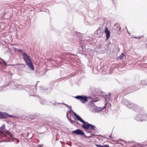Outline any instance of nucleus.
I'll return each instance as SVG.
<instances>
[{"label": "nucleus", "instance_id": "1", "mask_svg": "<svg viewBox=\"0 0 147 147\" xmlns=\"http://www.w3.org/2000/svg\"><path fill=\"white\" fill-rule=\"evenodd\" d=\"M98 98H95L91 100V102L89 105V108L92 112L95 113H98L102 111L104 109V107H98L94 105V102L97 101Z\"/></svg>", "mask_w": 147, "mask_h": 147}, {"label": "nucleus", "instance_id": "2", "mask_svg": "<svg viewBox=\"0 0 147 147\" xmlns=\"http://www.w3.org/2000/svg\"><path fill=\"white\" fill-rule=\"evenodd\" d=\"M137 88L136 86L133 85V86H130L126 88L124 90H123L121 92V95H122L123 93V95H125L127 94L133 92V91H135L137 90Z\"/></svg>", "mask_w": 147, "mask_h": 147}, {"label": "nucleus", "instance_id": "3", "mask_svg": "<svg viewBox=\"0 0 147 147\" xmlns=\"http://www.w3.org/2000/svg\"><path fill=\"white\" fill-rule=\"evenodd\" d=\"M75 119L82 123V127L85 129H89L90 124L85 121L78 115H76V116H75Z\"/></svg>", "mask_w": 147, "mask_h": 147}, {"label": "nucleus", "instance_id": "4", "mask_svg": "<svg viewBox=\"0 0 147 147\" xmlns=\"http://www.w3.org/2000/svg\"><path fill=\"white\" fill-rule=\"evenodd\" d=\"M143 108V107L141 108L137 104L133 103L131 105V107L130 108L135 111L139 113H141L142 112Z\"/></svg>", "mask_w": 147, "mask_h": 147}, {"label": "nucleus", "instance_id": "5", "mask_svg": "<svg viewBox=\"0 0 147 147\" xmlns=\"http://www.w3.org/2000/svg\"><path fill=\"white\" fill-rule=\"evenodd\" d=\"M76 99L79 100L82 103H85L87 101V96L78 95L74 97Z\"/></svg>", "mask_w": 147, "mask_h": 147}, {"label": "nucleus", "instance_id": "6", "mask_svg": "<svg viewBox=\"0 0 147 147\" xmlns=\"http://www.w3.org/2000/svg\"><path fill=\"white\" fill-rule=\"evenodd\" d=\"M39 115V114H37V115H34L30 116L28 117H26L25 115H22L20 117L21 119H25L26 120H28L29 121H31L33 119H36V117H38Z\"/></svg>", "mask_w": 147, "mask_h": 147}, {"label": "nucleus", "instance_id": "7", "mask_svg": "<svg viewBox=\"0 0 147 147\" xmlns=\"http://www.w3.org/2000/svg\"><path fill=\"white\" fill-rule=\"evenodd\" d=\"M121 103L122 105H126L127 107L129 109L131 107V105L133 103L124 98L122 99Z\"/></svg>", "mask_w": 147, "mask_h": 147}, {"label": "nucleus", "instance_id": "8", "mask_svg": "<svg viewBox=\"0 0 147 147\" xmlns=\"http://www.w3.org/2000/svg\"><path fill=\"white\" fill-rule=\"evenodd\" d=\"M72 133L77 135H84V137L86 138H90L91 136H88L85 135L84 133L82 130L79 129H77L75 130L74 131H72Z\"/></svg>", "mask_w": 147, "mask_h": 147}, {"label": "nucleus", "instance_id": "9", "mask_svg": "<svg viewBox=\"0 0 147 147\" xmlns=\"http://www.w3.org/2000/svg\"><path fill=\"white\" fill-rule=\"evenodd\" d=\"M23 58L26 63L31 60L30 57L25 52L23 54Z\"/></svg>", "mask_w": 147, "mask_h": 147}, {"label": "nucleus", "instance_id": "10", "mask_svg": "<svg viewBox=\"0 0 147 147\" xmlns=\"http://www.w3.org/2000/svg\"><path fill=\"white\" fill-rule=\"evenodd\" d=\"M6 87L7 88V89L10 88L15 89L16 88V86L13 82H10L7 85H6Z\"/></svg>", "mask_w": 147, "mask_h": 147}, {"label": "nucleus", "instance_id": "11", "mask_svg": "<svg viewBox=\"0 0 147 147\" xmlns=\"http://www.w3.org/2000/svg\"><path fill=\"white\" fill-rule=\"evenodd\" d=\"M104 33V30L100 29H98L95 32V34L99 37H101Z\"/></svg>", "mask_w": 147, "mask_h": 147}, {"label": "nucleus", "instance_id": "12", "mask_svg": "<svg viewBox=\"0 0 147 147\" xmlns=\"http://www.w3.org/2000/svg\"><path fill=\"white\" fill-rule=\"evenodd\" d=\"M8 116L10 117H13L12 115H9L7 114L6 113H2V112H0V119L7 118Z\"/></svg>", "mask_w": 147, "mask_h": 147}, {"label": "nucleus", "instance_id": "13", "mask_svg": "<svg viewBox=\"0 0 147 147\" xmlns=\"http://www.w3.org/2000/svg\"><path fill=\"white\" fill-rule=\"evenodd\" d=\"M101 94L102 95V96L105 99V100L107 101L109 100L110 98L111 93H109V95L106 94L104 92H102Z\"/></svg>", "mask_w": 147, "mask_h": 147}, {"label": "nucleus", "instance_id": "14", "mask_svg": "<svg viewBox=\"0 0 147 147\" xmlns=\"http://www.w3.org/2000/svg\"><path fill=\"white\" fill-rule=\"evenodd\" d=\"M134 119L138 121H142V114L141 113H139L138 114H137L134 117Z\"/></svg>", "mask_w": 147, "mask_h": 147}, {"label": "nucleus", "instance_id": "15", "mask_svg": "<svg viewBox=\"0 0 147 147\" xmlns=\"http://www.w3.org/2000/svg\"><path fill=\"white\" fill-rule=\"evenodd\" d=\"M28 66L32 70L34 69V67L31 60L26 63Z\"/></svg>", "mask_w": 147, "mask_h": 147}, {"label": "nucleus", "instance_id": "16", "mask_svg": "<svg viewBox=\"0 0 147 147\" xmlns=\"http://www.w3.org/2000/svg\"><path fill=\"white\" fill-rule=\"evenodd\" d=\"M39 88L41 92L47 93L48 91L49 90V88H46L45 87H43L42 86H40Z\"/></svg>", "mask_w": 147, "mask_h": 147}, {"label": "nucleus", "instance_id": "17", "mask_svg": "<svg viewBox=\"0 0 147 147\" xmlns=\"http://www.w3.org/2000/svg\"><path fill=\"white\" fill-rule=\"evenodd\" d=\"M105 32L106 34V39L108 40L110 36V32L107 27L105 28Z\"/></svg>", "mask_w": 147, "mask_h": 147}, {"label": "nucleus", "instance_id": "18", "mask_svg": "<svg viewBox=\"0 0 147 147\" xmlns=\"http://www.w3.org/2000/svg\"><path fill=\"white\" fill-rule=\"evenodd\" d=\"M109 45H105L106 47L105 48L104 50H102L101 51H100L99 52L101 53H104L105 51L109 50L110 49L109 47Z\"/></svg>", "mask_w": 147, "mask_h": 147}, {"label": "nucleus", "instance_id": "19", "mask_svg": "<svg viewBox=\"0 0 147 147\" xmlns=\"http://www.w3.org/2000/svg\"><path fill=\"white\" fill-rule=\"evenodd\" d=\"M142 121L147 120V114H144L143 115L142 114Z\"/></svg>", "mask_w": 147, "mask_h": 147}, {"label": "nucleus", "instance_id": "20", "mask_svg": "<svg viewBox=\"0 0 147 147\" xmlns=\"http://www.w3.org/2000/svg\"><path fill=\"white\" fill-rule=\"evenodd\" d=\"M96 128V127L95 125L90 124L89 129L92 130L94 131L96 130V129H95Z\"/></svg>", "mask_w": 147, "mask_h": 147}, {"label": "nucleus", "instance_id": "21", "mask_svg": "<svg viewBox=\"0 0 147 147\" xmlns=\"http://www.w3.org/2000/svg\"><path fill=\"white\" fill-rule=\"evenodd\" d=\"M10 13H5L4 16V18L7 19H8L10 18Z\"/></svg>", "mask_w": 147, "mask_h": 147}, {"label": "nucleus", "instance_id": "22", "mask_svg": "<svg viewBox=\"0 0 147 147\" xmlns=\"http://www.w3.org/2000/svg\"><path fill=\"white\" fill-rule=\"evenodd\" d=\"M141 83L144 85H147V81L143 80H141Z\"/></svg>", "mask_w": 147, "mask_h": 147}, {"label": "nucleus", "instance_id": "23", "mask_svg": "<svg viewBox=\"0 0 147 147\" xmlns=\"http://www.w3.org/2000/svg\"><path fill=\"white\" fill-rule=\"evenodd\" d=\"M40 103L42 105H45L46 104V101L44 99H41L40 100Z\"/></svg>", "mask_w": 147, "mask_h": 147}, {"label": "nucleus", "instance_id": "24", "mask_svg": "<svg viewBox=\"0 0 147 147\" xmlns=\"http://www.w3.org/2000/svg\"><path fill=\"white\" fill-rule=\"evenodd\" d=\"M57 104H63L65 105L66 107H67L68 109H70L71 108V106H69L67 105L65 103H57Z\"/></svg>", "mask_w": 147, "mask_h": 147}, {"label": "nucleus", "instance_id": "25", "mask_svg": "<svg viewBox=\"0 0 147 147\" xmlns=\"http://www.w3.org/2000/svg\"><path fill=\"white\" fill-rule=\"evenodd\" d=\"M139 146L140 147H147V142H144L142 144L139 145Z\"/></svg>", "mask_w": 147, "mask_h": 147}, {"label": "nucleus", "instance_id": "26", "mask_svg": "<svg viewBox=\"0 0 147 147\" xmlns=\"http://www.w3.org/2000/svg\"><path fill=\"white\" fill-rule=\"evenodd\" d=\"M6 87V85H5L4 86H1L0 87V91L3 90H5V88ZM6 89H5L6 90Z\"/></svg>", "mask_w": 147, "mask_h": 147}, {"label": "nucleus", "instance_id": "27", "mask_svg": "<svg viewBox=\"0 0 147 147\" xmlns=\"http://www.w3.org/2000/svg\"><path fill=\"white\" fill-rule=\"evenodd\" d=\"M124 56V54L123 53H122V54H121L117 58L119 59H122L123 58V57Z\"/></svg>", "mask_w": 147, "mask_h": 147}, {"label": "nucleus", "instance_id": "28", "mask_svg": "<svg viewBox=\"0 0 147 147\" xmlns=\"http://www.w3.org/2000/svg\"><path fill=\"white\" fill-rule=\"evenodd\" d=\"M70 109V110H69V111H68V112H69V113H71V112H72V113H73V114H74V116H75H75H76V115H77V114H76L75 113V112H74L73 111V110H72V108H71V109Z\"/></svg>", "mask_w": 147, "mask_h": 147}, {"label": "nucleus", "instance_id": "29", "mask_svg": "<svg viewBox=\"0 0 147 147\" xmlns=\"http://www.w3.org/2000/svg\"><path fill=\"white\" fill-rule=\"evenodd\" d=\"M121 29V28L120 26H118L115 29V30L119 32L120 31Z\"/></svg>", "mask_w": 147, "mask_h": 147}, {"label": "nucleus", "instance_id": "30", "mask_svg": "<svg viewBox=\"0 0 147 147\" xmlns=\"http://www.w3.org/2000/svg\"><path fill=\"white\" fill-rule=\"evenodd\" d=\"M15 50L16 51H17L18 52H23V50L21 49H17V48H15Z\"/></svg>", "mask_w": 147, "mask_h": 147}, {"label": "nucleus", "instance_id": "31", "mask_svg": "<svg viewBox=\"0 0 147 147\" xmlns=\"http://www.w3.org/2000/svg\"><path fill=\"white\" fill-rule=\"evenodd\" d=\"M16 88H20V89H22L23 88V87L21 85H20V84H18L17 85H16Z\"/></svg>", "mask_w": 147, "mask_h": 147}, {"label": "nucleus", "instance_id": "32", "mask_svg": "<svg viewBox=\"0 0 147 147\" xmlns=\"http://www.w3.org/2000/svg\"><path fill=\"white\" fill-rule=\"evenodd\" d=\"M143 36H137V37H133V38H136V39H140V38H142Z\"/></svg>", "mask_w": 147, "mask_h": 147}, {"label": "nucleus", "instance_id": "33", "mask_svg": "<svg viewBox=\"0 0 147 147\" xmlns=\"http://www.w3.org/2000/svg\"><path fill=\"white\" fill-rule=\"evenodd\" d=\"M3 132L1 131H0V138H1L3 137Z\"/></svg>", "mask_w": 147, "mask_h": 147}, {"label": "nucleus", "instance_id": "34", "mask_svg": "<svg viewBox=\"0 0 147 147\" xmlns=\"http://www.w3.org/2000/svg\"><path fill=\"white\" fill-rule=\"evenodd\" d=\"M87 101H88V99L90 100L92 98V97L91 96H87Z\"/></svg>", "mask_w": 147, "mask_h": 147}, {"label": "nucleus", "instance_id": "35", "mask_svg": "<svg viewBox=\"0 0 147 147\" xmlns=\"http://www.w3.org/2000/svg\"><path fill=\"white\" fill-rule=\"evenodd\" d=\"M2 62H3V63L5 64V65H7V63L3 59H2Z\"/></svg>", "mask_w": 147, "mask_h": 147}, {"label": "nucleus", "instance_id": "36", "mask_svg": "<svg viewBox=\"0 0 147 147\" xmlns=\"http://www.w3.org/2000/svg\"><path fill=\"white\" fill-rule=\"evenodd\" d=\"M90 39V38L88 37H85V39L86 41H88V40H89Z\"/></svg>", "mask_w": 147, "mask_h": 147}, {"label": "nucleus", "instance_id": "37", "mask_svg": "<svg viewBox=\"0 0 147 147\" xmlns=\"http://www.w3.org/2000/svg\"><path fill=\"white\" fill-rule=\"evenodd\" d=\"M96 146L97 147H103V146L100 145L96 144Z\"/></svg>", "mask_w": 147, "mask_h": 147}, {"label": "nucleus", "instance_id": "38", "mask_svg": "<svg viewBox=\"0 0 147 147\" xmlns=\"http://www.w3.org/2000/svg\"><path fill=\"white\" fill-rule=\"evenodd\" d=\"M68 120L70 122V123L72 124H73V122H74V121H72L71 119H69Z\"/></svg>", "mask_w": 147, "mask_h": 147}, {"label": "nucleus", "instance_id": "39", "mask_svg": "<svg viewBox=\"0 0 147 147\" xmlns=\"http://www.w3.org/2000/svg\"><path fill=\"white\" fill-rule=\"evenodd\" d=\"M77 34V36H79V37L80 38V35H81V34L80 33H77L76 34Z\"/></svg>", "mask_w": 147, "mask_h": 147}, {"label": "nucleus", "instance_id": "40", "mask_svg": "<svg viewBox=\"0 0 147 147\" xmlns=\"http://www.w3.org/2000/svg\"><path fill=\"white\" fill-rule=\"evenodd\" d=\"M103 147H109V145L108 144L104 145Z\"/></svg>", "mask_w": 147, "mask_h": 147}, {"label": "nucleus", "instance_id": "41", "mask_svg": "<svg viewBox=\"0 0 147 147\" xmlns=\"http://www.w3.org/2000/svg\"><path fill=\"white\" fill-rule=\"evenodd\" d=\"M92 136H94V134H93L92 133V132H91V133H90V136H91V137H92Z\"/></svg>", "mask_w": 147, "mask_h": 147}, {"label": "nucleus", "instance_id": "42", "mask_svg": "<svg viewBox=\"0 0 147 147\" xmlns=\"http://www.w3.org/2000/svg\"><path fill=\"white\" fill-rule=\"evenodd\" d=\"M43 146V145H38V147H42V146Z\"/></svg>", "mask_w": 147, "mask_h": 147}, {"label": "nucleus", "instance_id": "43", "mask_svg": "<svg viewBox=\"0 0 147 147\" xmlns=\"http://www.w3.org/2000/svg\"><path fill=\"white\" fill-rule=\"evenodd\" d=\"M57 103V102H56L55 103H53V104L54 105H57L58 104H57V103Z\"/></svg>", "mask_w": 147, "mask_h": 147}, {"label": "nucleus", "instance_id": "44", "mask_svg": "<svg viewBox=\"0 0 147 147\" xmlns=\"http://www.w3.org/2000/svg\"><path fill=\"white\" fill-rule=\"evenodd\" d=\"M74 122H75L76 124H79V123H78V122L77 121H74Z\"/></svg>", "mask_w": 147, "mask_h": 147}, {"label": "nucleus", "instance_id": "45", "mask_svg": "<svg viewBox=\"0 0 147 147\" xmlns=\"http://www.w3.org/2000/svg\"><path fill=\"white\" fill-rule=\"evenodd\" d=\"M109 138H111V135H110L109 136Z\"/></svg>", "mask_w": 147, "mask_h": 147}, {"label": "nucleus", "instance_id": "46", "mask_svg": "<svg viewBox=\"0 0 147 147\" xmlns=\"http://www.w3.org/2000/svg\"><path fill=\"white\" fill-rule=\"evenodd\" d=\"M66 117H67V118L68 119V120H69L70 119L69 118V117H68V115H67Z\"/></svg>", "mask_w": 147, "mask_h": 147}, {"label": "nucleus", "instance_id": "47", "mask_svg": "<svg viewBox=\"0 0 147 147\" xmlns=\"http://www.w3.org/2000/svg\"><path fill=\"white\" fill-rule=\"evenodd\" d=\"M29 134H30V133H27V136H29Z\"/></svg>", "mask_w": 147, "mask_h": 147}, {"label": "nucleus", "instance_id": "48", "mask_svg": "<svg viewBox=\"0 0 147 147\" xmlns=\"http://www.w3.org/2000/svg\"><path fill=\"white\" fill-rule=\"evenodd\" d=\"M68 113H69V112H68V111H67V112L66 113L67 115H68Z\"/></svg>", "mask_w": 147, "mask_h": 147}, {"label": "nucleus", "instance_id": "49", "mask_svg": "<svg viewBox=\"0 0 147 147\" xmlns=\"http://www.w3.org/2000/svg\"><path fill=\"white\" fill-rule=\"evenodd\" d=\"M112 0L113 1V3H115V2L114 1H115L116 0Z\"/></svg>", "mask_w": 147, "mask_h": 147}, {"label": "nucleus", "instance_id": "50", "mask_svg": "<svg viewBox=\"0 0 147 147\" xmlns=\"http://www.w3.org/2000/svg\"><path fill=\"white\" fill-rule=\"evenodd\" d=\"M9 134L10 136H12V134H11L10 133H9Z\"/></svg>", "mask_w": 147, "mask_h": 147}, {"label": "nucleus", "instance_id": "51", "mask_svg": "<svg viewBox=\"0 0 147 147\" xmlns=\"http://www.w3.org/2000/svg\"><path fill=\"white\" fill-rule=\"evenodd\" d=\"M85 23L86 24H88V23L87 22V23H86L85 22Z\"/></svg>", "mask_w": 147, "mask_h": 147}, {"label": "nucleus", "instance_id": "52", "mask_svg": "<svg viewBox=\"0 0 147 147\" xmlns=\"http://www.w3.org/2000/svg\"><path fill=\"white\" fill-rule=\"evenodd\" d=\"M119 95V96H120V93H119V94H118V96H117V97H118V96Z\"/></svg>", "mask_w": 147, "mask_h": 147}, {"label": "nucleus", "instance_id": "53", "mask_svg": "<svg viewBox=\"0 0 147 147\" xmlns=\"http://www.w3.org/2000/svg\"><path fill=\"white\" fill-rule=\"evenodd\" d=\"M0 59L1 60H2V59H2L1 58V57H0Z\"/></svg>", "mask_w": 147, "mask_h": 147}, {"label": "nucleus", "instance_id": "54", "mask_svg": "<svg viewBox=\"0 0 147 147\" xmlns=\"http://www.w3.org/2000/svg\"><path fill=\"white\" fill-rule=\"evenodd\" d=\"M2 63L1 62H0V64H1Z\"/></svg>", "mask_w": 147, "mask_h": 147}, {"label": "nucleus", "instance_id": "55", "mask_svg": "<svg viewBox=\"0 0 147 147\" xmlns=\"http://www.w3.org/2000/svg\"><path fill=\"white\" fill-rule=\"evenodd\" d=\"M88 132H89V133H90V131H88Z\"/></svg>", "mask_w": 147, "mask_h": 147}]
</instances>
